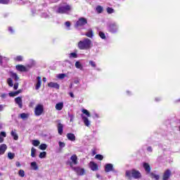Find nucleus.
Wrapping results in <instances>:
<instances>
[{
  "instance_id": "obj_1",
  "label": "nucleus",
  "mask_w": 180,
  "mask_h": 180,
  "mask_svg": "<svg viewBox=\"0 0 180 180\" xmlns=\"http://www.w3.org/2000/svg\"><path fill=\"white\" fill-rule=\"evenodd\" d=\"M79 50H91L92 49V41L88 38H84L77 44Z\"/></svg>"
},
{
  "instance_id": "obj_2",
  "label": "nucleus",
  "mask_w": 180,
  "mask_h": 180,
  "mask_svg": "<svg viewBox=\"0 0 180 180\" xmlns=\"http://www.w3.org/2000/svg\"><path fill=\"white\" fill-rule=\"evenodd\" d=\"M72 9V6H70L67 3H63L59 6L58 8L56 13H68L71 12Z\"/></svg>"
},
{
  "instance_id": "obj_3",
  "label": "nucleus",
  "mask_w": 180,
  "mask_h": 180,
  "mask_svg": "<svg viewBox=\"0 0 180 180\" xmlns=\"http://www.w3.org/2000/svg\"><path fill=\"white\" fill-rule=\"evenodd\" d=\"M125 175L129 179L131 177L134 178V179H139V178H141V173L136 169L127 170Z\"/></svg>"
},
{
  "instance_id": "obj_4",
  "label": "nucleus",
  "mask_w": 180,
  "mask_h": 180,
  "mask_svg": "<svg viewBox=\"0 0 180 180\" xmlns=\"http://www.w3.org/2000/svg\"><path fill=\"white\" fill-rule=\"evenodd\" d=\"M107 29L110 33L115 34L119 32V24L117 22H111L108 25Z\"/></svg>"
},
{
  "instance_id": "obj_5",
  "label": "nucleus",
  "mask_w": 180,
  "mask_h": 180,
  "mask_svg": "<svg viewBox=\"0 0 180 180\" xmlns=\"http://www.w3.org/2000/svg\"><path fill=\"white\" fill-rule=\"evenodd\" d=\"M34 113L35 116H41L44 113V105L43 104H37L35 106Z\"/></svg>"
},
{
  "instance_id": "obj_6",
  "label": "nucleus",
  "mask_w": 180,
  "mask_h": 180,
  "mask_svg": "<svg viewBox=\"0 0 180 180\" xmlns=\"http://www.w3.org/2000/svg\"><path fill=\"white\" fill-rule=\"evenodd\" d=\"M68 165H70L72 169H73V168H75V167L74 166L78 165V157L77 156V155H72L70 157V160L68 162Z\"/></svg>"
},
{
  "instance_id": "obj_7",
  "label": "nucleus",
  "mask_w": 180,
  "mask_h": 180,
  "mask_svg": "<svg viewBox=\"0 0 180 180\" xmlns=\"http://www.w3.org/2000/svg\"><path fill=\"white\" fill-rule=\"evenodd\" d=\"M86 23H88V20H86V18H80L77 21L76 26L77 27H81V26H85V25H86Z\"/></svg>"
},
{
  "instance_id": "obj_8",
  "label": "nucleus",
  "mask_w": 180,
  "mask_h": 180,
  "mask_svg": "<svg viewBox=\"0 0 180 180\" xmlns=\"http://www.w3.org/2000/svg\"><path fill=\"white\" fill-rule=\"evenodd\" d=\"M7 84H8V86H11V88H12V86H13V89H15V90H16V89H18V88H19V83L15 82L13 85V79H12V78L7 79Z\"/></svg>"
},
{
  "instance_id": "obj_9",
  "label": "nucleus",
  "mask_w": 180,
  "mask_h": 180,
  "mask_svg": "<svg viewBox=\"0 0 180 180\" xmlns=\"http://www.w3.org/2000/svg\"><path fill=\"white\" fill-rule=\"evenodd\" d=\"M15 70H17V71H20V72H27V68L25 67L23 65H17L15 66Z\"/></svg>"
},
{
  "instance_id": "obj_10",
  "label": "nucleus",
  "mask_w": 180,
  "mask_h": 180,
  "mask_svg": "<svg viewBox=\"0 0 180 180\" xmlns=\"http://www.w3.org/2000/svg\"><path fill=\"white\" fill-rule=\"evenodd\" d=\"M115 171L113 168V165L111 163H108L105 165V172H110Z\"/></svg>"
},
{
  "instance_id": "obj_11",
  "label": "nucleus",
  "mask_w": 180,
  "mask_h": 180,
  "mask_svg": "<svg viewBox=\"0 0 180 180\" xmlns=\"http://www.w3.org/2000/svg\"><path fill=\"white\" fill-rule=\"evenodd\" d=\"M9 75L11 77H8V78H11V79H14V81H15V82H18V81H19V79H20L19 76L18 75V74L16 72H10Z\"/></svg>"
},
{
  "instance_id": "obj_12",
  "label": "nucleus",
  "mask_w": 180,
  "mask_h": 180,
  "mask_svg": "<svg viewBox=\"0 0 180 180\" xmlns=\"http://www.w3.org/2000/svg\"><path fill=\"white\" fill-rule=\"evenodd\" d=\"M15 102L17 105H18V107L20 109H22L23 108V101H22V97L18 96L15 98Z\"/></svg>"
},
{
  "instance_id": "obj_13",
  "label": "nucleus",
  "mask_w": 180,
  "mask_h": 180,
  "mask_svg": "<svg viewBox=\"0 0 180 180\" xmlns=\"http://www.w3.org/2000/svg\"><path fill=\"white\" fill-rule=\"evenodd\" d=\"M82 119L83 123H84V126H86V127H91V122L89 119H88V117L84 115H82Z\"/></svg>"
},
{
  "instance_id": "obj_14",
  "label": "nucleus",
  "mask_w": 180,
  "mask_h": 180,
  "mask_svg": "<svg viewBox=\"0 0 180 180\" xmlns=\"http://www.w3.org/2000/svg\"><path fill=\"white\" fill-rule=\"evenodd\" d=\"M72 169L77 172V175H83L85 173V170L81 167H73Z\"/></svg>"
},
{
  "instance_id": "obj_15",
  "label": "nucleus",
  "mask_w": 180,
  "mask_h": 180,
  "mask_svg": "<svg viewBox=\"0 0 180 180\" xmlns=\"http://www.w3.org/2000/svg\"><path fill=\"white\" fill-rule=\"evenodd\" d=\"M171 176V170L167 169L162 176V180H168Z\"/></svg>"
},
{
  "instance_id": "obj_16",
  "label": "nucleus",
  "mask_w": 180,
  "mask_h": 180,
  "mask_svg": "<svg viewBox=\"0 0 180 180\" xmlns=\"http://www.w3.org/2000/svg\"><path fill=\"white\" fill-rule=\"evenodd\" d=\"M8 149V146L6 144H1L0 146V155H3V154H5V151Z\"/></svg>"
},
{
  "instance_id": "obj_17",
  "label": "nucleus",
  "mask_w": 180,
  "mask_h": 180,
  "mask_svg": "<svg viewBox=\"0 0 180 180\" xmlns=\"http://www.w3.org/2000/svg\"><path fill=\"white\" fill-rule=\"evenodd\" d=\"M89 167L91 171H98V165L95 162H90Z\"/></svg>"
},
{
  "instance_id": "obj_18",
  "label": "nucleus",
  "mask_w": 180,
  "mask_h": 180,
  "mask_svg": "<svg viewBox=\"0 0 180 180\" xmlns=\"http://www.w3.org/2000/svg\"><path fill=\"white\" fill-rule=\"evenodd\" d=\"M48 86H49V88H55V89H60V84L55 82H49Z\"/></svg>"
},
{
  "instance_id": "obj_19",
  "label": "nucleus",
  "mask_w": 180,
  "mask_h": 180,
  "mask_svg": "<svg viewBox=\"0 0 180 180\" xmlns=\"http://www.w3.org/2000/svg\"><path fill=\"white\" fill-rule=\"evenodd\" d=\"M37 82L35 86V89L37 91L39 89H40V86H41V77H37Z\"/></svg>"
},
{
  "instance_id": "obj_20",
  "label": "nucleus",
  "mask_w": 180,
  "mask_h": 180,
  "mask_svg": "<svg viewBox=\"0 0 180 180\" xmlns=\"http://www.w3.org/2000/svg\"><path fill=\"white\" fill-rule=\"evenodd\" d=\"M11 136H12L14 140H19V136L18 135V133H16V129L11 130Z\"/></svg>"
},
{
  "instance_id": "obj_21",
  "label": "nucleus",
  "mask_w": 180,
  "mask_h": 180,
  "mask_svg": "<svg viewBox=\"0 0 180 180\" xmlns=\"http://www.w3.org/2000/svg\"><path fill=\"white\" fill-rule=\"evenodd\" d=\"M66 137L68 140H70V141H75V135L72 133H68L66 135Z\"/></svg>"
},
{
  "instance_id": "obj_22",
  "label": "nucleus",
  "mask_w": 180,
  "mask_h": 180,
  "mask_svg": "<svg viewBox=\"0 0 180 180\" xmlns=\"http://www.w3.org/2000/svg\"><path fill=\"white\" fill-rule=\"evenodd\" d=\"M55 108L56 110H63V108H64V103L60 102L56 103Z\"/></svg>"
},
{
  "instance_id": "obj_23",
  "label": "nucleus",
  "mask_w": 180,
  "mask_h": 180,
  "mask_svg": "<svg viewBox=\"0 0 180 180\" xmlns=\"http://www.w3.org/2000/svg\"><path fill=\"white\" fill-rule=\"evenodd\" d=\"M85 36L89 37V39H92V37H94V31L91 29L88 30V31L85 33Z\"/></svg>"
},
{
  "instance_id": "obj_24",
  "label": "nucleus",
  "mask_w": 180,
  "mask_h": 180,
  "mask_svg": "<svg viewBox=\"0 0 180 180\" xmlns=\"http://www.w3.org/2000/svg\"><path fill=\"white\" fill-rule=\"evenodd\" d=\"M63 127H64V125H63V124H61V123H58V133L60 136L63 134Z\"/></svg>"
},
{
  "instance_id": "obj_25",
  "label": "nucleus",
  "mask_w": 180,
  "mask_h": 180,
  "mask_svg": "<svg viewBox=\"0 0 180 180\" xmlns=\"http://www.w3.org/2000/svg\"><path fill=\"white\" fill-rule=\"evenodd\" d=\"M9 61V58L5 56H0V64H5Z\"/></svg>"
},
{
  "instance_id": "obj_26",
  "label": "nucleus",
  "mask_w": 180,
  "mask_h": 180,
  "mask_svg": "<svg viewBox=\"0 0 180 180\" xmlns=\"http://www.w3.org/2000/svg\"><path fill=\"white\" fill-rule=\"evenodd\" d=\"M37 153V149L34 147H32L31 148V157L32 158H36V153Z\"/></svg>"
},
{
  "instance_id": "obj_27",
  "label": "nucleus",
  "mask_w": 180,
  "mask_h": 180,
  "mask_svg": "<svg viewBox=\"0 0 180 180\" xmlns=\"http://www.w3.org/2000/svg\"><path fill=\"white\" fill-rule=\"evenodd\" d=\"M75 65L78 70H81L82 71L84 70V66H82V64L79 61H77Z\"/></svg>"
},
{
  "instance_id": "obj_28",
  "label": "nucleus",
  "mask_w": 180,
  "mask_h": 180,
  "mask_svg": "<svg viewBox=\"0 0 180 180\" xmlns=\"http://www.w3.org/2000/svg\"><path fill=\"white\" fill-rule=\"evenodd\" d=\"M31 168L34 171H37L39 169V166H37V163L36 162H31Z\"/></svg>"
},
{
  "instance_id": "obj_29",
  "label": "nucleus",
  "mask_w": 180,
  "mask_h": 180,
  "mask_svg": "<svg viewBox=\"0 0 180 180\" xmlns=\"http://www.w3.org/2000/svg\"><path fill=\"white\" fill-rule=\"evenodd\" d=\"M143 168L146 172H150L151 171V168L150 167V165H148V163H143Z\"/></svg>"
},
{
  "instance_id": "obj_30",
  "label": "nucleus",
  "mask_w": 180,
  "mask_h": 180,
  "mask_svg": "<svg viewBox=\"0 0 180 180\" xmlns=\"http://www.w3.org/2000/svg\"><path fill=\"white\" fill-rule=\"evenodd\" d=\"M4 137H6V132L1 131L0 133V143H4Z\"/></svg>"
},
{
  "instance_id": "obj_31",
  "label": "nucleus",
  "mask_w": 180,
  "mask_h": 180,
  "mask_svg": "<svg viewBox=\"0 0 180 180\" xmlns=\"http://www.w3.org/2000/svg\"><path fill=\"white\" fill-rule=\"evenodd\" d=\"M14 61H18L20 63V61H23V56H17L14 58Z\"/></svg>"
},
{
  "instance_id": "obj_32",
  "label": "nucleus",
  "mask_w": 180,
  "mask_h": 180,
  "mask_svg": "<svg viewBox=\"0 0 180 180\" xmlns=\"http://www.w3.org/2000/svg\"><path fill=\"white\" fill-rule=\"evenodd\" d=\"M106 11H107V13H108L109 15H110V14H112V13H115V9H113V8H111V7H108V8H106Z\"/></svg>"
},
{
  "instance_id": "obj_33",
  "label": "nucleus",
  "mask_w": 180,
  "mask_h": 180,
  "mask_svg": "<svg viewBox=\"0 0 180 180\" xmlns=\"http://www.w3.org/2000/svg\"><path fill=\"white\" fill-rule=\"evenodd\" d=\"M32 146H34V147H38V146L40 145V141L38 140H32Z\"/></svg>"
},
{
  "instance_id": "obj_34",
  "label": "nucleus",
  "mask_w": 180,
  "mask_h": 180,
  "mask_svg": "<svg viewBox=\"0 0 180 180\" xmlns=\"http://www.w3.org/2000/svg\"><path fill=\"white\" fill-rule=\"evenodd\" d=\"M56 77L58 79H64V78L66 77L67 75L64 73H61V74L57 75Z\"/></svg>"
},
{
  "instance_id": "obj_35",
  "label": "nucleus",
  "mask_w": 180,
  "mask_h": 180,
  "mask_svg": "<svg viewBox=\"0 0 180 180\" xmlns=\"http://www.w3.org/2000/svg\"><path fill=\"white\" fill-rule=\"evenodd\" d=\"M82 113H84V115H86L87 117H91V113H89V111H88V110L83 109L82 110Z\"/></svg>"
},
{
  "instance_id": "obj_36",
  "label": "nucleus",
  "mask_w": 180,
  "mask_h": 180,
  "mask_svg": "<svg viewBox=\"0 0 180 180\" xmlns=\"http://www.w3.org/2000/svg\"><path fill=\"white\" fill-rule=\"evenodd\" d=\"M96 11L98 13H102L103 11V7L101 6H98L96 7Z\"/></svg>"
},
{
  "instance_id": "obj_37",
  "label": "nucleus",
  "mask_w": 180,
  "mask_h": 180,
  "mask_svg": "<svg viewBox=\"0 0 180 180\" xmlns=\"http://www.w3.org/2000/svg\"><path fill=\"white\" fill-rule=\"evenodd\" d=\"M99 37L103 40H106V35L103 33V32H98Z\"/></svg>"
},
{
  "instance_id": "obj_38",
  "label": "nucleus",
  "mask_w": 180,
  "mask_h": 180,
  "mask_svg": "<svg viewBox=\"0 0 180 180\" xmlns=\"http://www.w3.org/2000/svg\"><path fill=\"white\" fill-rule=\"evenodd\" d=\"M150 176H151V178H154V179H155V180L160 179V175L155 174V173H151Z\"/></svg>"
},
{
  "instance_id": "obj_39",
  "label": "nucleus",
  "mask_w": 180,
  "mask_h": 180,
  "mask_svg": "<svg viewBox=\"0 0 180 180\" xmlns=\"http://www.w3.org/2000/svg\"><path fill=\"white\" fill-rule=\"evenodd\" d=\"M39 150H46L47 148V145L46 143H42L39 147Z\"/></svg>"
},
{
  "instance_id": "obj_40",
  "label": "nucleus",
  "mask_w": 180,
  "mask_h": 180,
  "mask_svg": "<svg viewBox=\"0 0 180 180\" xmlns=\"http://www.w3.org/2000/svg\"><path fill=\"white\" fill-rule=\"evenodd\" d=\"M8 158H9V160H13V158H15V153H12L11 152L8 153Z\"/></svg>"
},
{
  "instance_id": "obj_41",
  "label": "nucleus",
  "mask_w": 180,
  "mask_h": 180,
  "mask_svg": "<svg viewBox=\"0 0 180 180\" xmlns=\"http://www.w3.org/2000/svg\"><path fill=\"white\" fill-rule=\"evenodd\" d=\"M18 175L19 176H21V178H23V176H25V171L23 169H20Z\"/></svg>"
},
{
  "instance_id": "obj_42",
  "label": "nucleus",
  "mask_w": 180,
  "mask_h": 180,
  "mask_svg": "<svg viewBox=\"0 0 180 180\" xmlns=\"http://www.w3.org/2000/svg\"><path fill=\"white\" fill-rule=\"evenodd\" d=\"M89 63L93 68H96V63H95L94 60H90Z\"/></svg>"
},
{
  "instance_id": "obj_43",
  "label": "nucleus",
  "mask_w": 180,
  "mask_h": 180,
  "mask_svg": "<svg viewBox=\"0 0 180 180\" xmlns=\"http://www.w3.org/2000/svg\"><path fill=\"white\" fill-rule=\"evenodd\" d=\"M20 117H21V119H27V117H29V115L26 113H22L20 115Z\"/></svg>"
},
{
  "instance_id": "obj_44",
  "label": "nucleus",
  "mask_w": 180,
  "mask_h": 180,
  "mask_svg": "<svg viewBox=\"0 0 180 180\" xmlns=\"http://www.w3.org/2000/svg\"><path fill=\"white\" fill-rule=\"evenodd\" d=\"M101 117V115H99V114H98L96 112H94L93 114V119H99Z\"/></svg>"
},
{
  "instance_id": "obj_45",
  "label": "nucleus",
  "mask_w": 180,
  "mask_h": 180,
  "mask_svg": "<svg viewBox=\"0 0 180 180\" xmlns=\"http://www.w3.org/2000/svg\"><path fill=\"white\" fill-rule=\"evenodd\" d=\"M95 158L99 160V161H102V160H103V156L102 155H96Z\"/></svg>"
},
{
  "instance_id": "obj_46",
  "label": "nucleus",
  "mask_w": 180,
  "mask_h": 180,
  "mask_svg": "<svg viewBox=\"0 0 180 180\" xmlns=\"http://www.w3.org/2000/svg\"><path fill=\"white\" fill-rule=\"evenodd\" d=\"M70 58H77L78 57V55L75 53H71L69 56Z\"/></svg>"
},
{
  "instance_id": "obj_47",
  "label": "nucleus",
  "mask_w": 180,
  "mask_h": 180,
  "mask_svg": "<svg viewBox=\"0 0 180 180\" xmlns=\"http://www.w3.org/2000/svg\"><path fill=\"white\" fill-rule=\"evenodd\" d=\"M0 4L2 5H8V4H9V0H0Z\"/></svg>"
},
{
  "instance_id": "obj_48",
  "label": "nucleus",
  "mask_w": 180,
  "mask_h": 180,
  "mask_svg": "<svg viewBox=\"0 0 180 180\" xmlns=\"http://www.w3.org/2000/svg\"><path fill=\"white\" fill-rule=\"evenodd\" d=\"M58 145H59L60 148H64V147H65V143L62 142V141H59Z\"/></svg>"
},
{
  "instance_id": "obj_49",
  "label": "nucleus",
  "mask_w": 180,
  "mask_h": 180,
  "mask_svg": "<svg viewBox=\"0 0 180 180\" xmlns=\"http://www.w3.org/2000/svg\"><path fill=\"white\" fill-rule=\"evenodd\" d=\"M46 152H41L39 154V158H45L46 155Z\"/></svg>"
},
{
  "instance_id": "obj_50",
  "label": "nucleus",
  "mask_w": 180,
  "mask_h": 180,
  "mask_svg": "<svg viewBox=\"0 0 180 180\" xmlns=\"http://www.w3.org/2000/svg\"><path fill=\"white\" fill-rule=\"evenodd\" d=\"M8 95L9 96H16L18 94L16 93V91H12V92H10Z\"/></svg>"
},
{
  "instance_id": "obj_51",
  "label": "nucleus",
  "mask_w": 180,
  "mask_h": 180,
  "mask_svg": "<svg viewBox=\"0 0 180 180\" xmlns=\"http://www.w3.org/2000/svg\"><path fill=\"white\" fill-rule=\"evenodd\" d=\"M68 116L70 119V122H74V117H75V116L72 114H68Z\"/></svg>"
},
{
  "instance_id": "obj_52",
  "label": "nucleus",
  "mask_w": 180,
  "mask_h": 180,
  "mask_svg": "<svg viewBox=\"0 0 180 180\" xmlns=\"http://www.w3.org/2000/svg\"><path fill=\"white\" fill-rule=\"evenodd\" d=\"M8 32H10L11 34H13V33H15V30H13V28H12V27H8Z\"/></svg>"
},
{
  "instance_id": "obj_53",
  "label": "nucleus",
  "mask_w": 180,
  "mask_h": 180,
  "mask_svg": "<svg viewBox=\"0 0 180 180\" xmlns=\"http://www.w3.org/2000/svg\"><path fill=\"white\" fill-rule=\"evenodd\" d=\"M6 96H8V94H2L1 95V98L2 99H6Z\"/></svg>"
},
{
  "instance_id": "obj_54",
  "label": "nucleus",
  "mask_w": 180,
  "mask_h": 180,
  "mask_svg": "<svg viewBox=\"0 0 180 180\" xmlns=\"http://www.w3.org/2000/svg\"><path fill=\"white\" fill-rule=\"evenodd\" d=\"M5 109V105L0 104V112H2Z\"/></svg>"
},
{
  "instance_id": "obj_55",
  "label": "nucleus",
  "mask_w": 180,
  "mask_h": 180,
  "mask_svg": "<svg viewBox=\"0 0 180 180\" xmlns=\"http://www.w3.org/2000/svg\"><path fill=\"white\" fill-rule=\"evenodd\" d=\"M65 25L66 27H70V26H71V23L69 21L65 22Z\"/></svg>"
},
{
  "instance_id": "obj_56",
  "label": "nucleus",
  "mask_w": 180,
  "mask_h": 180,
  "mask_svg": "<svg viewBox=\"0 0 180 180\" xmlns=\"http://www.w3.org/2000/svg\"><path fill=\"white\" fill-rule=\"evenodd\" d=\"M147 151H148L149 153H153V148H151L150 146L148 147Z\"/></svg>"
},
{
  "instance_id": "obj_57",
  "label": "nucleus",
  "mask_w": 180,
  "mask_h": 180,
  "mask_svg": "<svg viewBox=\"0 0 180 180\" xmlns=\"http://www.w3.org/2000/svg\"><path fill=\"white\" fill-rule=\"evenodd\" d=\"M155 102H160L161 101V97H157L155 98Z\"/></svg>"
},
{
  "instance_id": "obj_58",
  "label": "nucleus",
  "mask_w": 180,
  "mask_h": 180,
  "mask_svg": "<svg viewBox=\"0 0 180 180\" xmlns=\"http://www.w3.org/2000/svg\"><path fill=\"white\" fill-rule=\"evenodd\" d=\"M15 166L16 167H20V162H15Z\"/></svg>"
},
{
  "instance_id": "obj_59",
  "label": "nucleus",
  "mask_w": 180,
  "mask_h": 180,
  "mask_svg": "<svg viewBox=\"0 0 180 180\" xmlns=\"http://www.w3.org/2000/svg\"><path fill=\"white\" fill-rule=\"evenodd\" d=\"M69 95L71 98H75L74 94L72 92H70Z\"/></svg>"
},
{
  "instance_id": "obj_60",
  "label": "nucleus",
  "mask_w": 180,
  "mask_h": 180,
  "mask_svg": "<svg viewBox=\"0 0 180 180\" xmlns=\"http://www.w3.org/2000/svg\"><path fill=\"white\" fill-rule=\"evenodd\" d=\"M17 93V95H19V94H22V90H18L17 91H15Z\"/></svg>"
},
{
  "instance_id": "obj_61",
  "label": "nucleus",
  "mask_w": 180,
  "mask_h": 180,
  "mask_svg": "<svg viewBox=\"0 0 180 180\" xmlns=\"http://www.w3.org/2000/svg\"><path fill=\"white\" fill-rule=\"evenodd\" d=\"M127 95H131V92L129 91H127Z\"/></svg>"
},
{
  "instance_id": "obj_62",
  "label": "nucleus",
  "mask_w": 180,
  "mask_h": 180,
  "mask_svg": "<svg viewBox=\"0 0 180 180\" xmlns=\"http://www.w3.org/2000/svg\"><path fill=\"white\" fill-rule=\"evenodd\" d=\"M46 81H47V79H46V77H44V78H43V82H46Z\"/></svg>"
},
{
  "instance_id": "obj_63",
  "label": "nucleus",
  "mask_w": 180,
  "mask_h": 180,
  "mask_svg": "<svg viewBox=\"0 0 180 180\" xmlns=\"http://www.w3.org/2000/svg\"><path fill=\"white\" fill-rule=\"evenodd\" d=\"M59 0H53L52 2H58Z\"/></svg>"
},
{
  "instance_id": "obj_64",
  "label": "nucleus",
  "mask_w": 180,
  "mask_h": 180,
  "mask_svg": "<svg viewBox=\"0 0 180 180\" xmlns=\"http://www.w3.org/2000/svg\"><path fill=\"white\" fill-rule=\"evenodd\" d=\"M97 178H101V176L99 174H96Z\"/></svg>"
}]
</instances>
